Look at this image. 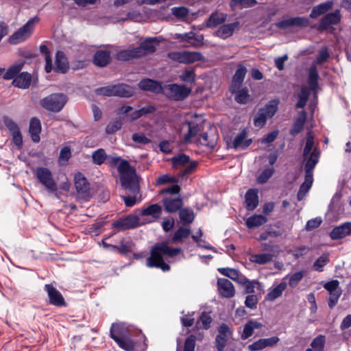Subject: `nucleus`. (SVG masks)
I'll return each mask as SVG.
<instances>
[{
    "label": "nucleus",
    "instance_id": "1",
    "mask_svg": "<svg viewBox=\"0 0 351 351\" xmlns=\"http://www.w3.org/2000/svg\"><path fill=\"white\" fill-rule=\"evenodd\" d=\"M168 245V241L154 245L150 250V256L146 260V266L158 268L162 271H169L170 266L165 263L164 256L174 257L182 252V249L180 247H170Z\"/></svg>",
    "mask_w": 351,
    "mask_h": 351
},
{
    "label": "nucleus",
    "instance_id": "2",
    "mask_svg": "<svg viewBox=\"0 0 351 351\" xmlns=\"http://www.w3.org/2000/svg\"><path fill=\"white\" fill-rule=\"evenodd\" d=\"M156 40L154 38H147L142 41L137 47H130L117 53L116 57L119 60L126 61L134 58H142L156 51Z\"/></svg>",
    "mask_w": 351,
    "mask_h": 351
},
{
    "label": "nucleus",
    "instance_id": "3",
    "mask_svg": "<svg viewBox=\"0 0 351 351\" xmlns=\"http://www.w3.org/2000/svg\"><path fill=\"white\" fill-rule=\"evenodd\" d=\"M321 152L319 148L315 146L314 134L309 131L306 135L305 145L302 152L304 168L314 169L319 162Z\"/></svg>",
    "mask_w": 351,
    "mask_h": 351
},
{
    "label": "nucleus",
    "instance_id": "4",
    "mask_svg": "<svg viewBox=\"0 0 351 351\" xmlns=\"http://www.w3.org/2000/svg\"><path fill=\"white\" fill-rule=\"evenodd\" d=\"M106 162L110 167H117L121 182L125 183L126 179H130L131 177L136 175V169L130 166L128 160L122 159L120 156L108 155Z\"/></svg>",
    "mask_w": 351,
    "mask_h": 351
},
{
    "label": "nucleus",
    "instance_id": "5",
    "mask_svg": "<svg viewBox=\"0 0 351 351\" xmlns=\"http://www.w3.org/2000/svg\"><path fill=\"white\" fill-rule=\"evenodd\" d=\"M121 184L124 189L128 191L127 194L121 195L122 199L126 206H133L140 201V188L137 175L131 177L130 179H126L125 183L121 182Z\"/></svg>",
    "mask_w": 351,
    "mask_h": 351
},
{
    "label": "nucleus",
    "instance_id": "6",
    "mask_svg": "<svg viewBox=\"0 0 351 351\" xmlns=\"http://www.w3.org/2000/svg\"><path fill=\"white\" fill-rule=\"evenodd\" d=\"M330 57V53L327 47L321 49L316 58L315 62L310 66L308 71V84L312 90L317 93L318 89L319 75L316 64H322L326 62Z\"/></svg>",
    "mask_w": 351,
    "mask_h": 351
},
{
    "label": "nucleus",
    "instance_id": "7",
    "mask_svg": "<svg viewBox=\"0 0 351 351\" xmlns=\"http://www.w3.org/2000/svg\"><path fill=\"white\" fill-rule=\"evenodd\" d=\"M171 161L173 167L180 170L179 177H184L191 174L197 166V161L191 160L190 157L184 154L173 156L171 158Z\"/></svg>",
    "mask_w": 351,
    "mask_h": 351
},
{
    "label": "nucleus",
    "instance_id": "8",
    "mask_svg": "<svg viewBox=\"0 0 351 351\" xmlns=\"http://www.w3.org/2000/svg\"><path fill=\"white\" fill-rule=\"evenodd\" d=\"M67 96L63 93H53L40 101V106L48 111L58 112L67 102Z\"/></svg>",
    "mask_w": 351,
    "mask_h": 351
},
{
    "label": "nucleus",
    "instance_id": "9",
    "mask_svg": "<svg viewBox=\"0 0 351 351\" xmlns=\"http://www.w3.org/2000/svg\"><path fill=\"white\" fill-rule=\"evenodd\" d=\"M110 337L117 344L126 351H132L134 348L133 341L126 335L123 327L119 324H113L110 328Z\"/></svg>",
    "mask_w": 351,
    "mask_h": 351
},
{
    "label": "nucleus",
    "instance_id": "10",
    "mask_svg": "<svg viewBox=\"0 0 351 351\" xmlns=\"http://www.w3.org/2000/svg\"><path fill=\"white\" fill-rule=\"evenodd\" d=\"M278 100L269 101L263 108L258 110L254 119L256 127L262 128L268 119H271L278 110Z\"/></svg>",
    "mask_w": 351,
    "mask_h": 351
},
{
    "label": "nucleus",
    "instance_id": "11",
    "mask_svg": "<svg viewBox=\"0 0 351 351\" xmlns=\"http://www.w3.org/2000/svg\"><path fill=\"white\" fill-rule=\"evenodd\" d=\"M152 222L150 219H142L138 215H130L128 217L121 219L112 223V226L120 230H124L149 223Z\"/></svg>",
    "mask_w": 351,
    "mask_h": 351
},
{
    "label": "nucleus",
    "instance_id": "12",
    "mask_svg": "<svg viewBox=\"0 0 351 351\" xmlns=\"http://www.w3.org/2000/svg\"><path fill=\"white\" fill-rule=\"evenodd\" d=\"M38 20L37 17L29 19L23 27L9 38V43L12 45H16L25 40L32 34L34 25Z\"/></svg>",
    "mask_w": 351,
    "mask_h": 351
},
{
    "label": "nucleus",
    "instance_id": "13",
    "mask_svg": "<svg viewBox=\"0 0 351 351\" xmlns=\"http://www.w3.org/2000/svg\"><path fill=\"white\" fill-rule=\"evenodd\" d=\"M168 57L180 63L191 64L204 59V56L197 51H173L168 53Z\"/></svg>",
    "mask_w": 351,
    "mask_h": 351
},
{
    "label": "nucleus",
    "instance_id": "14",
    "mask_svg": "<svg viewBox=\"0 0 351 351\" xmlns=\"http://www.w3.org/2000/svg\"><path fill=\"white\" fill-rule=\"evenodd\" d=\"M36 178L38 181L51 193H56L57 184L53 178L51 172L45 167H38L36 169ZM57 195V193H56Z\"/></svg>",
    "mask_w": 351,
    "mask_h": 351
},
{
    "label": "nucleus",
    "instance_id": "15",
    "mask_svg": "<svg viewBox=\"0 0 351 351\" xmlns=\"http://www.w3.org/2000/svg\"><path fill=\"white\" fill-rule=\"evenodd\" d=\"M164 91L170 97L176 101L186 99L191 92V88L185 85L172 84L165 86Z\"/></svg>",
    "mask_w": 351,
    "mask_h": 351
},
{
    "label": "nucleus",
    "instance_id": "16",
    "mask_svg": "<svg viewBox=\"0 0 351 351\" xmlns=\"http://www.w3.org/2000/svg\"><path fill=\"white\" fill-rule=\"evenodd\" d=\"M232 337V330L226 324H221L217 328L215 346L218 351H223L228 341Z\"/></svg>",
    "mask_w": 351,
    "mask_h": 351
},
{
    "label": "nucleus",
    "instance_id": "17",
    "mask_svg": "<svg viewBox=\"0 0 351 351\" xmlns=\"http://www.w3.org/2000/svg\"><path fill=\"white\" fill-rule=\"evenodd\" d=\"M3 123L10 131L14 143L20 147L23 144V138L18 124L13 119L8 117L3 118Z\"/></svg>",
    "mask_w": 351,
    "mask_h": 351
},
{
    "label": "nucleus",
    "instance_id": "18",
    "mask_svg": "<svg viewBox=\"0 0 351 351\" xmlns=\"http://www.w3.org/2000/svg\"><path fill=\"white\" fill-rule=\"evenodd\" d=\"M313 169H314L304 168L305 179L297 194L298 201H301L305 197L306 194L312 186L313 182Z\"/></svg>",
    "mask_w": 351,
    "mask_h": 351
},
{
    "label": "nucleus",
    "instance_id": "19",
    "mask_svg": "<svg viewBox=\"0 0 351 351\" xmlns=\"http://www.w3.org/2000/svg\"><path fill=\"white\" fill-rule=\"evenodd\" d=\"M45 290L47 291L49 303L56 306H62L65 304L64 299L61 293L51 285H45Z\"/></svg>",
    "mask_w": 351,
    "mask_h": 351
},
{
    "label": "nucleus",
    "instance_id": "20",
    "mask_svg": "<svg viewBox=\"0 0 351 351\" xmlns=\"http://www.w3.org/2000/svg\"><path fill=\"white\" fill-rule=\"evenodd\" d=\"M308 25V20L305 17H291L276 23V27L285 29L291 27H306Z\"/></svg>",
    "mask_w": 351,
    "mask_h": 351
},
{
    "label": "nucleus",
    "instance_id": "21",
    "mask_svg": "<svg viewBox=\"0 0 351 351\" xmlns=\"http://www.w3.org/2000/svg\"><path fill=\"white\" fill-rule=\"evenodd\" d=\"M217 288L219 294L226 298H231L235 295V289L233 284L226 278H219Z\"/></svg>",
    "mask_w": 351,
    "mask_h": 351
},
{
    "label": "nucleus",
    "instance_id": "22",
    "mask_svg": "<svg viewBox=\"0 0 351 351\" xmlns=\"http://www.w3.org/2000/svg\"><path fill=\"white\" fill-rule=\"evenodd\" d=\"M287 287V282L286 281V278H283L278 285H274L268 290V293L265 295V300L274 302L282 295L283 291H285Z\"/></svg>",
    "mask_w": 351,
    "mask_h": 351
},
{
    "label": "nucleus",
    "instance_id": "23",
    "mask_svg": "<svg viewBox=\"0 0 351 351\" xmlns=\"http://www.w3.org/2000/svg\"><path fill=\"white\" fill-rule=\"evenodd\" d=\"M25 62L23 60L19 61L11 65L5 72V69L0 67V76L3 75V78L6 80L16 78L23 69Z\"/></svg>",
    "mask_w": 351,
    "mask_h": 351
},
{
    "label": "nucleus",
    "instance_id": "24",
    "mask_svg": "<svg viewBox=\"0 0 351 351\" xmlns=\"http://www.w3.org/2000/svg\"><path fill=\"white\" fill-rule=\"evenodd\" d=\"M351 235V222H344L335 227L330 232V237L332 240L343 239Z\"/></svg>",
    "mask_w": 351,
    "mask_h": 351
},
{
    "label": "nucleus",
    "instance_id": "25",
    "mask_svg": "<svg viewBox=\"0 0 351 351\" xmlns=\"http://www.w3.org/2000/svg\"><path fill=\"white\" fill-rule=\"evenodd\" d=\"M341 15L339 10L334 12L326 14L320 21L319 29L322 31L326 29L329 26L337 25L340 22Z\"/></svg>",
    "mask_w": 351,
    "mask_h": 351
},
{
    "label": "nucleus",
    "instance_id": "26",
    "mask_svg": "<svg viewBox=\"0 0 351 351\" xmlns=\"http://www.w3.org/2000/svg\"><path fill=\"white\" fill-rule=\"evenodd\" d=\"M162 213V207L156 204H152L141 210L139 216L142 219H150L152 222L158 218Z\"/></svg>",
    "mask_w": 351,
    "mask_h": 351
},
{
    "label": "nucleus",
    "instance_id": "27",
    "mask_svg": "<svg viewBox=\"0 0 351 351\" xmlns=\"http://www.w3.org/2000/svg\"><path fill=\"white\" fill-rule=\"evenodd\" d=\"M138 86L141 90L153 92L154 93H160L163 90L159 82L151 79L142 80L138 84Z\"/></svg>",
    "mask_w": 351,
    "mask_h": 351
},
{
    "label": "nucleus",
    "instance_id": "28",
    "mask_svg": "<svg viewBox=\"0 0 351 351\" xmlns=\"http://www.w3.org/2000/svg\"><path fill=\"white\" fill-rule=\"evenodd\" d=\"M55 64L56 66L54 67V70L56 72L61 73H65L67 72L69 69V62L65 54L62 51H57Z\"/></svg>",
    "mask_w": 351,
    "mask_h": 351
},
{
    "label": "nucleus",
    "instance_id": "29",
    "mask_svg": "<svg viewBox=\"0 0 351 351\" xmlns=\"http://www.w3.org/2000/svg\"><path fill=\"white\" fill-rule=\"evenodd\" d=\"M239 25L238 22L228 23V24H222L219 29L215 32V35L217 37H219L222 39H226L228 37H230L234 32L235 28Z\"/></svg>",
    "mask_w": 351,
    "mask_h": 351
},
{
    "label": "nucleus",
    "instance_id": "30",
    "mask_svg": "<svg viewBox=\"0 0 351 351\" xmlns=\"http://www.w3.org/2000/svg\"><path fill=\"white\" fill-rule=\"evenodd\" d=\"M227 14L223 12H215L210 14L206 21V26L210 28H214L219 25H222L226 21Z\"/></svg>",
    "mask_w": 351,
    "mask_h": 351
},
{
    "label": "nucleus",
    "instance_id": "31",
    "mask_svg": "<svg viewBox=\"0 0 351 351\" xmlns=\"http://www.w3.org/2000/svg\"><path fill=\"white\" fill-rule=\"evenodd\" d=\"M32 82V75L27 72L21 73L12 82V84L19 88H29Z\"/></svg>",
    "mask_w": 351,
    "mask_h": 351
},
{
    "label": "nucleus",
    "instance_id": "32",
    "mask_svg": "<svg viewBox=\"0 0 351 351\" xmlns=\"http://www.w3.org/2000/svg\"><path fill=\"white\" fill-rule=\"evenodd\" d=\"M74 180L77 191L83 195H86L88 193L89 187L84 176L81 173H77L75 175Z\"/></svg>",
    "mask_w": 351,
    "mask_h": 351
},
{
    "label": "nucleus",
    "instance_id": "33",
    "mask_svg": "<svg viewBox=\"0 0 351 351\" xmlns=\"http://www.w3.org/2000/svg\"><path fill=\"white\" fill-rule=\"evenodd\" d=\"M110 62V54L108 51L99 50L95 55L93 62L95 65L104 67L107 66Z\"/></svg>",
    "mask_w": 351,
    "mask_h": 351
},
{
    "label": "nucleus",
    "instance_id": "34",
    "mask_svg": "<svg viewBox=\"0 0 351 351\" xmlns=\"http://www.w3.org/2000/svg\"><path fill=\"white\" fill-rule=\"evenodd\" d=\"M247 73L246 68L243 65H239L232 79L231 89L239 88L242 84Z\"/></svg>",
    "mask_w": 351,
    "mask_h": 351
},
{
    "label": "nucleus",
    "instance_id": "35",
    "mask_svg": "<svg viewBox=\"0 0 351 351\" xmlns=\"http://www.w3.org/2000/svg\"><path fill=\"white\" fill-rule=\"evenodd\" d=\"M246 207L248 210L255 209L258 204V191L256 189H249L245 195Z\"/></svg>",
    "mask_w": 351,
    "mask_h": 351
},
{
    "label": "nucleus",
    "instance_id": "36",
    "mask_svg": "<svg viewBox=\"0 0 351 351\" xmlns=\"http://www.w3.org/2000/svg\"><path fill=\"white\" fill-rule=\"evenodd\" d=\"M263 326V324L255 320L250 319L243 326V330L241 334L242 339H247L251 337L255 329H259Z\"/></svg>",
    "mask_w": 351,
    "mask_h": 351
},
{
    "label": "nucleus",
    "instance_id": "37",
    "mask_svg": "<svg viewBox=\"0 0 351 351\" xmlns=\"http://www.w3.org/2000/svg\"><path fill=\"white\" fill-rule=\"evenodd\" d=\"M40 131L41 124L40 120L37 118H32L29 123V132L34 142H39Z\"/></svg>",
    "mask_w": 351,
    "mask_h": 351
},
{
    "label": "nucleus",
    "instance_id": "38",
    "mask_svg": "<svg viewBox=\"0 0 351 351\" xmlns=\"http://www.w3.org/2000/svg\"><path fill=\"white\" fill-rule=\"evenodd\" d=\"M247 132L245 130L241 131L235 137L233 141V147L234 149H245L250 145L252 142L251 138L246 139Z\"/></svg>",
    "mask_w": 351,
    "mask_h": 351
},
{
    "label": "nucleus",
    "instance_id": "39",
    "mask_svg": "<svg viewBox=\"0 0 351 351\" xmlns=\"http://www.w3.org/2000/svg\"><path fill=\"white\" fill-rule=\"evenodd\" d=\"M163 204L167 212L175 213L182 207L183 202L181 198H165Z\"/></svg>",
    "mask_w": 351,
    "mask_h": 351
},
{
    "label": "nucleus",
    "instance_id": "40",
    "mask_svg": "<svg viewBox=\"0 0 351 351\" xmlns=\"http://www.w3.org/2000/svg\"><path fill=\"white\" fill-rule=\"evenodd\" d=\"M332 1H328L313 7L310 14V17L312 19L317 18L319 16L325 14L328 10H330L332 8Z\"/></svg>",
    "mask_w": 351,
    "mask_h": 351
},
{
    "label": "nucleus",
    "instance_id": "41",
    "mask_svg": "<svg viewBox=\"0 0 351 351\" xmlns=\"http://www.w3.org/2000/svg\"><path fill=\"white\" fill-rule=\"evenodd\" d=\"M306 119V112L305 111H302L300 113L299 117L295 119L293 125V127L290 131V134L292 136H296L303 130Z\"/></svg>",
    "mask_w": 351,
    "mask_h": 351
},
{
    "label": "nucleus",
    "instance_id": "42",
    "mask_svg": "<svg viewBox=\"0 0 351 351\" xmlns=\"http://www.w3.org/2000/svg\"><path fill=\"white\" fill-rule=\"evenodd\" d=\"M115 97H130L134 94V89L125 84L114 85Z\"/></svg>",
    "mask_w": 351,
    "mask_h": 351
},
{
    "label": "nucleus",
    "instance_id": "43",
    "mask_svg": "<svg viewBox=\"0 0 351 351\" xmlns=\"http://www.w3.org/2000/svg\"><path fill=\"white\" fill-rule=\"evenodd\" d=\"M305 275L306 271L302 270L293 274H288L285 278H286V280H288L289 286L291 288H295L299 285Z\"/></svg>",
    "mask_w": 351,
    "mask_h": 351
},
{
    "label": "nucleus",
    "instance_id": "44",
    "mask_svg": "<svg viewBox=\"0 0 351 351\" xmlns=\"http://www.w3.org/2000/svg\"><path fill=\"white\" fill-rule=\"evenodd\" d=\"M217 136L215 134L203 133L198 140L202 145L208 147L211 149L214 148L217 144Z\"/></svg>",
    "mask_w": 351,
    "mask_h": 351
},
{
    "label": "nucleus",
    "instance_id": "45",
    "mask_svg": "<svg viewBox=\"0 0 351 351\" xmlns=\"http://www.w3.org/2000/svg\"><path fill=\"white\" fill-rule=\"evenodd\" d=\"M179 217L184 225H188L193 221L195 214L192 209L184 208L180 210Z\"/></svg>",
    "mask_w": 351,
    "mask_h": 351
},
{
    "label": "nucleus",
    "instance_id": "46",
    "mask_svg": "<svg viewBox=\"0 0 351 351\" xmlns=\"http://www.w3.org/2000/svg\"><path fill=\"white\" fill-rule=\"evenodd\" d=\"M188 132L184 136V142L189 143L191 138L195 136L201 131V127L195 122H188Z\"/></svg>",
    "mask_w": 351,
    "mask_h": 351
},
{
    "label": "nucleus",
    "instance_id": "47",
    "mask_svg": "<svg viewBox=\"0 0 351 351\" xmlns=\"http://www.w3.org/2000/svg\"><path fill=\"white\" fill-rule=\"evenodd\" d=\"M273 256L271 254H255L250 256V261L259 265L267 264L272 261Z\"/></svg>",
    "mask_w": 351,
    "mask_h": 351
},
{
    "label": "nucleus",
    "instance_id": "48",
    "mask_svg": "<svg viewBox=\"0 0 351 351\" xmlns=\"http://www.w3.org/2000/svg\"><path fill=\"white\" fill-rule=\"evenodd\" d=\"M232 93L235 95V100L239 104H246L250 98L248 90L246 88H235V90L231 89Z\"/></svg>",
    "mask_w": 351,
    "mask_h": 351
},
{
    "label": "nucleus",
    "instance_id": "49",
    "mask_svg": "<svg viewBox=\"0 0 351 351\" xmlns=\"http://www.w3.org/2000/svg\"><path fill=\"white\" fill-rule=\"evenodd\" d=\"M267 220L262 215H254L247 219L246 225L249 228H256L266 223Z\"/></svg>",
    "mask_w": 351,
    "mask_h": 351
},
{
    "label": "nucleus",
    "instance_id": "50",
    "mask_svg": "<svg viewBox=\"0 0 351 351\" xmlns=\"http://www.w3.org/2000/svg\"><path fill=\"white\" fill-rule=\"evenodd\" d=\"M107 156L104 149H97L92 153V162L95 165H101L106 161Z\"/></svg>",
    "mask_w": 351,
    "mask_h": 351
},
{
    "label": "nucleus",
    "instance_id": "51",
    "mask_svg": "<svg viewBox=\"0 0 351 351\" xmlns=\"http://www.w3.org/2000/svg\"><path fill=\"white\" fill-rule=\"evenodd\" d=\"M191 234V230L184 228H180L174 233L171 241L173 243H182L184 240L188 238Z\"/></svg>",
    "mask_w": 351,
    "mask_h": 351
},
{
    "label": "nucleus",
    "instance_id": "52",
    "mask_svg": "<svg viewBox=\"0 0 351 351\" xmlns=\"http://www.w3.org/2000/svg\"><path fill=\"white\" fill-rule=\"evenodd\" d=\"M218 271L223 276H227L232 279V280H234L237 282L240 280L241 278L243 277V275L239 274V272L232 268L228 267H224V268H219Z\"/></svg>",
    "mask_w": 351,
    "mask_h": 351
},
{
    "label": "nucleus",
    "instance_id": "53",
    "mask_svg": "<svg viewBox=\"0 0 351 351\" xmlns=\"http://www.w3.org/2000/svg\"><path fill=\"white\" fill-rule=\"evenodd\" d=\"M325 345V337L319 335L315 337L311 343V348H308L305 351H323Z\"/></svg>",
    "mask_w": 351,
    "mask_h": 351
},
{
    "label": "nucleus",
    "instance_id": "54",
    "mask_svg": "<svg viewBox=\"0 0 351 351\" xmlns=\"http://www.w3.org/2000/svg\"><path fill=\"white\" fill-rule=\"evenodd\" d=\"M212 320V317L208 313L203 312L197 322L196 328L197 329L202 328L205 330H208L210 327Z\"/></svg>",
    "mask_w": 351,
    "mask_h": 351
},
{
    "label": "nucleus",
    "instance_id": "55",
    "mask_svg": "<svg viewBox=\"0 0 351 351\" xmlns=\"http://www.w3.org/2000/svg\"><path fill=\"white\" fill-rule=\"evenodd\" d=\"M134 243L130 239L122 240L121 241L120 247L112 246L114 249L118 250L121 254H125L129 252H131L134 248Z\"/></svg>",
    "mask_w": 351,
    "mask_h": 351
},
{
    "label": "nucleus",
    "instance_id": "56",
    "mask_svg": "<svg viewBox=\"0 0 351 351\" xmlns=\"http://www.w3.org/2000/svg\"><path fill=\"white\" fill-rule=\"evenodd\" d=\"M257 4L256 0H230V5L232 8H234L237 6L241 8H250Z\"/></svg>",
    "mask_w": 351,
    "mask_h": 351
},
{
    "label": "nucleus",
    "instance_id": "57",
    "mask_svg": "<svg viewBox=\"0 0 351 351\" xmlns=\"http://www.w3.org/2000/svg\"><path fill=\"white\" fill-rule=\"evenodd\" d=\"M329 262L328 255L324 254L320 256L313 263V269L315 271H322V268Z\"/></svg>",
    "mask_w": 351,
    "mask_h": 351
},
{
    "label": "nucleus",
    "instance_id": "58",
    "mask_svg": "<svg viewBox=\"0 0 351 351\" xmlns=\"http://www.w3.org/2000/svg\"><path fill=\"white\" fill-rule=\"evenodd\" d=\"M274 169L272 167L265 168L263 171L257 178V181L260 184H264L272 176Z\"/></svg>",
    "mask_w": 351,
    "mask_h": 351
},
{
    "label": "nucleus",
    "instance_id": "59",
    "mask_svg": "<svg viewBox=\"0 0 351 351\" xmlns=\"http://www.w3.org/2000/svg\"><path fill=\"white\" fill-rule=\"evenodd\" d=\"M114 91V85L101 87L95 90L97 95L107 97H115Z\"/></svg>",
    "mask_w": 351,
    "mask_h": 351
},
{
    "label": "nucleus",
    "instance_id": "60",
    "mask_svg": "<svg viewBox=\"0 0 351 351\" xmlns=\"http://www.w3.org/2000/svg\"><path fill=\"white\" fill-rule=\"evenodd\" d=\"M122 122L119 119H116L110 121L106 128V132L108 134H112L121 129Z\"/></svg>",
    "mask_w": 351,
    "mask_h": 351
},
{
    "label": "nucleus",
    "instance_id": "61",
    "mask_svg": "<svg viewBox=\"0 0 351 351\" xmlns=\"http://www.w3.org/2000/svg\"><path fill=\"white\" fill-rule=\"evenodd\" d=\"M238 283L245 286V289H244L245 293H252L254 292V282L250 281L247 278H245L244 276H243V277L241 278V279Z\"/></svg>",
    "mask_w": 351,
    "mask_h": 351
},
{
    "label": "nucleus",
    "instance_id": "62",
    "mask_svg": "<svg viewBox=\"0 0 351 351\" xmlns=\"http://www.w3.org/2000/svg\"><path fill=\"white\" fill-rule=\"evenodd\" d=\"M195 341L196 338L195 335L189 336L184 342V351H195Z\"/></svg>",
    "mask_w": 351,
    "mask_h": 351
},
{
    "label": "nucleus",
    "instance_id": "63",
    "mask_svg": "<svg viewBox=\"0 0 351 351\" xmlns=\"http://www.w3.org/2000/svg\"><path fill=\"white\" fill-rule=\"evenodd\" d=\"M132 139L134 142L143 145H146L150 143V140L142 132L133 134Z\"/></svg>",
    "mask_w": 351,
    "mask_h": 351
},
{
    "label": "nucleus",
    "instance_id": "64",
    "mask_svg": "<svg viewBox=\"0 0 351 351\" xmlns=\"http://www.w3.org/2000/svg\"><path fill=\"white\" fill-rule=\"evenodd\" d=\"M258 302V300L256 295H250L245 298V305L249 308L255 309L257 306Z\"/></svg>",
    "mask_w": 351,
    "mask_h": 351
}]
</instances>
